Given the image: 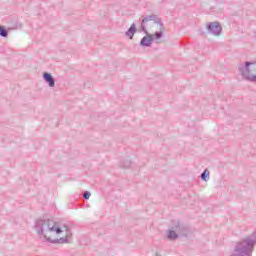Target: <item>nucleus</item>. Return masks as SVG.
<instances>
[{"label": "nucleus", "mask_w": 256, "mask_h": 256, "mask_svg": "<svg viewBox=\"0 0 256 256\" xmlns=\"http://www.w3.org/2000/svg\"><path fill=\"white\" fill-rule=\"evenodd\" d=\"M42 235L50 243H65L67 241V227L59 223L48 220L42 224Z\"/></svg>", "instance_id": "1"}, {"label": "nucleus", "mask_w": 256, "mask_h": 256, "mask_svg": "<svg viewBox=\"0 0 256 256\" xmlns=\"http://www.w3.org/2000/svg\"><path fill=\"white\" fill-rule=\"evenodd\" d=\"M243 75L250 79V81H256V63H246Z\"/></svg>", "instance_id": "2"}, {"label": "nucleus", "mask_w": 256, "mask_h": 256, "mask_svg": "<svg viewBox=\"0 0 256 256\" xmlns=\"http://www.w3.org/2000/svg\"><path fill=\"white\" fill-rule=\"evenodd\" d=\"M208 32L216 37L221 35V25L218 22H212L208 26Z\"/></svg>", "instance_id": "3"}, {"label": "nucleus", "mask_w": 256, "mask_h": 256, "mask_svg": "<svg viewBox=\"0 0 256 256\" xmlns=\"http://www.w3.org/2000/svg\"><path fill=\"white\" fill-rule=\"evenodd\" d=\"M44 79L49 83L50 87H55V80H53V76L49 73H44Z\"/></svg>", "instance_id": "4"}, {"label": "nucleus", "mask_w": 256, "mask_h": 256, "mask_svg": "<svg viewBox=\"0 0 256 256\" xmlns=\"http://www.w3.org/2000/svg\"><path fill=\"white\" fill-rule=\"evenodd\" d=\"M151 41H153V36H145L142 40H141V45H144L146 47H149V45H151Z\"/></svg>", "instance_id": "5"}, {"label": "nucleus", "mask_w": 256, "mask_h": 256, "mask_svg": "<svg viewBox=\"0 0 256 256\" xmlns=\"http://www.w3.org/2000/svg\"><path fill=\"white\" fill-rule=\"evenodd\" d=\"M147 23H149V25H157L155 20L145 18V19L142 20V28L143 29H145L147 27Z\"/></svg>", "instance_id": "6"}, {"label": "nucleus", "mask_w": 256, "mask_h": 256, "mask_svg": "<svg viewBox=\"0 0 256 256\" xmlns=\"http://www.w3.org/2000/svg\"><path fill=\"white\" fill-rule=\"evenodd\" d=\"M135 31H136L135 24H132L129 30L126 32L127 37H129L130 39H133V36L135 35Z\"/></svg>", "instance_id": "7"}, {"label": "nucleus", "mask_w": 256, "mask_h": 256, "mask_svg": "<svg viewBox=\"0 0 256 256\" xmlns=\"http://www.w3.org/2000/svg\"><path fill=\"white\" fill-rule=\"evenodd\" d=\"M168 239H177V233H175V231H169Z\"/></svg>", "instance_id": "8"}, {"label": "nucleus", "mask_w": 256, "mask_h": 256, "mask_svg": "<svg viewBox=\"0 0 256 256\" xmlns=\"http://www.w3.org/2000/svg\"><path fill=\"white\" fill-rule=\"evenodd\" d=\"M0 35L2 37H7V30H5V27L0 26Z\"/></svg>", "instance_id": "9"}, {"label": "nucleus", "mask_w": 256, "mask_h": 256, "mask_svg": "<svg viewBox=\"0 0 256 256\" xmlns=\"http://www.w3.org/2000/svg\"><path fill=\"white\" fill-rule=\"evenodd\" d=\"M207 177H209V171L205 170V171L202 173V179H203V181H206V180H207Z\"/></svg>", "instance_id": "10"}, {"label": "nucleus", "mask_w": 256, "mask_h": 256, "mask_svg": "<svg viewBox=\"0 0 256 256\" xmlns=\"http://www.w3.org/2000/svg\"><path fill=\"white\" fill-rule=\"evenodd\" d=\"M89 197H91V193L85 192L84 193V199H89Z\"/></svg>", "instance_id": "11"}, {"label": "nucleus", "mask_w": 256, "mask_h": 256, "mask_svg": "<svg viewBox=\"0 0 256 256\" xmlns=\"http://www.w3.org/2000/svg\"><path fill=\"white\" fill-rule=\"evenodd\" d=\"M154 37H155V39H159V38L161 37V33H156V34L154 35Z\"/></svg>", "instance_id": "12"}]
</instances>
